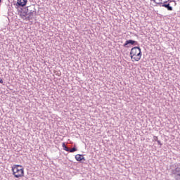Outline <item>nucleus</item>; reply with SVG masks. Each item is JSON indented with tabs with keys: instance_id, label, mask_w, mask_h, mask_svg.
Masks as SVG:
<instances>
[{
	"instance_id": "obj_1",
	"label": "nucleus",
	"mask_w": 180,
	"mask_h": 180,
	"mask_svg": "<svg viewBox=\"0 0 180 180\" xmlns=\"http://www.w3.org/2000/svg\"><path fill=\"white\" fill-rule=\"evenodd\" d=\"M130 56L131 60H134V61H140L141 58V49L140 46H135L131 49Z\"/></svg>"
},
{
	"instance_id": "obj_2",
	"label": "nucleus",
	"mask_w": 180,
	"mask_h": 180,
	"mask_svg": "<svg viewBox=\"0 0 180 180\" xmlns=\"http://www.w3.org/2000/svg\"><path fill=\"white\" fill-rule=\"evenodd\" d=\"M13 175H14L15 178H21L25 175V170L23 167L20 165H14L12 167Z\"/></svg>"
},
{
	"instance_id": "obj_3",
	"label": "nucleus",
	"mask_w": 180,
	"mask_h": 180,
	"mask_svg": "<svg viewBox=\"0 0 180 180\" xmlns=\"http://www.w3.org/2000/svg\"><path fill=\"white\" fill-rule=\"evenodd\" d=\"M34 15H36V8L34 5H31L27 7V12L23 16H27L25 18L26 20H32L34 18Z\"/></svg>"
},
{
	"instance_id": "obj_4",
	"label": "nucleus",
	"mask_w": 180,
	"mask_h": 180,
	"mask_svg": "<svg viewBox=\"0 0 180 180\" xmlns=\"http://www.w3.org/2000/svg\"><path fill=\"white\" fill-rule=\"evenodd\" d=\"M172 167L173 168L171 169L172 176H173L176 180H180V166L174 165Z\"/></svg>"
},
{
	"instance_id": "obj_5",
	"label": "nucleus",
	"mask_w": 180,
	"mask_h": 180,
	"mask_svg": "<svg viewBox=\"0 0 180 180\" xmlns=\"http://www.w3.org/2000/svg\"><path fill=\"white\" fill-rule=\"evenodd\" d=\"M130 44L131 46H139V42L133 39H129L125 41L123 46L126 48H129L130 47Z\"/></svg>"
},
{
	"instance_id": "obj_6",
	"label": "nucleus",
	"mask_w": 180,
	"mask_h": 180,
	"mask_svg": "<svg viewBox=\"0 0 180 180\" xmlns=\"http://www.w3.org/2000/svg\"><path fill=\"white\" fill-rule=\"evenodd\" d=\"M155 4H157V5H158L160 7L162 6L163 8H166L167 11H174V8H172V6H171L169 3L165 4H162V2H159V3L155 2Z\"/></svg>"
},
{
	"instance_id": "obj_7",
	"label": "nucleus",
	"mask_w": 180,
	"mask_h": 180,
	"mask_svg": "<svg viewBox=\"0 0 180 180\" xmlns=\"http://www.w3.org/2000/svg\"><path fill=\"white\" fill-rule=\"evenodd\" d=\"M27 4V0H17L16 6L23 8V6H26Z\"/></svg>"
},
{
	"instance_id": "obj_8",
	"label": "nucleus",
	"mask_w": 180,
	"mask_h": 180,
	"mask_svg": "<svg viewBox=\"0 0 180 180\" xmlns=\"http://www.w3.org/2000/svg\"><path fill=\"white\" fill-rule=\"evenodd\" d=\"M75 160L81 162V161H85V158L82 155L77 154L75 155Z\"/></svg>"
},
{
	"instance_id": "obj_9",
	"label": "nucleus",
	"mask_w": 180,
	"mask_h": 180,
	"mask_svg": "<svg viewBox=\"0 0 180 180\" xmlns=\"http://www.w3.org/2000/svg\"><path fill=\"white\" fill-rule=\"evenodd\" d=\"M62 147H63V150H65V151H68V153H69L70 148H68L67 147V146L65 145V143H62Z\"/></svg>"
},
{
	"instance_id": "obj_10",
	"label": "nucleus",
	"mask_w": 180,
	"mask_h": 180,
	"mask_svg": "<svg viewBox=\"0 0 180 180\" xmlns=\"http://www.w3.org/2000/svg\"><path fill=\"white\" fill-rule=\"evenodd\" d=\"M78 149H77L76 147L72 148V149H69V153H75V151H77Z\"/></svg>"
},
{
	"instance_id": "obj_11",
	"label": "nucleus",
	"mask_w": 180,
	"mask_h": 180,
	"mask_svg": "<svg viewBox=\"0 0 180 180\" xmlns=\"http://www.w3.org/2000/svg\"><path fill=\"white\" fill-rule=\"evenodd\" d=\"M153 140H154V141H158V136H153Z\"/></svg>"
},
{
	"instance_id": "obj_12",
	"label": "nucleus",
	"mask_w": 180,
	"mask_h": 180,
	"mask_svg": "<svg viewBox=\"0 0 180 180\" xmlns=\"http://www.w3.org/2000/svg\"><path fill=\"white\" fill-rule=\"evenodd\" d=\"M157 143L159 146H162V143H161V141H157Z\"/></svg>"
},
{
	"instance_id": "obj_13",
	"label": "nucleus",
	"mask_w": 180,
	"mask_h": 180,
	"mask_svg": "<svg viewBox=\"0 0 180 180\" xmlns=\"http://www.w3.org/2000/svg\"><path fill=\"white\" fill-rule=\"evenodd\" d=\"M0 84H4V80L0 77Z\"/></svg>"
},
{
	"instance_id": "obj_14",
	"label": "nucleus",
	"mask_w": 180,
	"mask_h": 180,
	"mask_svg": "<svg viewBox=\"0 0 180 180\" xmlns=\"http://www.w3.org/2000/svg\"><path fill=\"white\" fill-rule=\"evenodd\" d=\"M169 1V0L165 1H164L162 4H168Z\"/></svg>"
},
{
	"instance_id": "obj_15",
	"label": "nucleus",
	"mask_w": 180,
	"mask_h": 180,
	"mask_svg": "<svg viewBox=\"0 0 180 180\" xmlns=\"http://www.w3.org/2000/svg\"><path fill=\"white\" fill-rule=\"evenodd\" d=\"M160 1H162V0H160Z\"/></svg>"
},
{
	"instance_id": "obj_16",
	"label": "nucleus",
	"mask_w": 180,
	"mask_h": 180,
	"mask_svg": "<svg viewBox=\"0 0 180 180\" xmlns=\"http://www.w3.org/2000/svg\"><path fill=\"white\" fill-rule=\"evenodd\" d=\"M1 0H0V3H1Z\"/></svg>"
}]
</instances>
